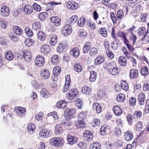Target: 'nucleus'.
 I'll return each instance as SVG.
<instances>
[{
    "instance_id": "26",
    "label": "nucleus",
    "mask_w": 149,
    "mask_h": 149,
    "mask_svg": "<svg viewBox=\"0 0 149 149\" xmlns=\"http://www.w3.org/2000/svg\"><path fill=\"white\" fill-rule=\"evenodd\" d=\"M133 137V135L130 131H127L124 134V138L127 141H130L131 140Z\"/></svg>"
},
{
    "instance_id": "38",
    "label": "nucleus",
    "mask_w": 149,
    "mask_h": 149,
    "mask_svg": "<svg viewBox=\"0 0 149 149\" xmlns=\"http://www.w3.org/2000/svg\"><path fill=\"white\" fill-rule=\"evenodd\" d=\"M125 95L123 93H120L117 95L116 99L118 102H122L125 100Z\"/></svg>"
},
{
    "instance_id": "43",
    "label": "nucleus",
    "mask_w": 149,
    "mask_h": 149,
    "mask_svg": "<svg viewBox=\"0 0 149 149\" xmlns=\"http://www.w3.org/2000/svg\"><path fill=\"white\" fill-rule=\"evenodd\" d=\"M124 16V12L121 9H119L117 12V19L118 20H120Z\"/></svg>"
},
{
    "instance_id": "45",
    "label": "nucleus",
    "mask_w": 149,
    "mask_h": 149,
    "mask_svg": "<svg viewBox=\"0 0 149 149\" xmlns=\"http://www.w3.org/2000/svg\"><path fill=\"white\" fill-rule=\"evenodd\" d=\"M61 72V68L58 66H56L54 67L53 71V74L56 76L60 74Z\"/></svg>"
},
{
    "instance_id": "20",
    "label": "nucleus",
    "mask_w": 149,
    "mask_h": 149,
    "mask_svg": "<svg viewBox=\"0 0 149 149\" xmlns=\"http://www.w3.org/2000/svg\"><path fill=\"white\" fill-rule=\"evenodd\" d=\"M61 124L65 126H70L72 124V121L70 118L64 117Z\"/></svg>"
},
{
    "instance_id": "27",
    "label": "nucleus",
    "mask_w": 149,
    "mask_h": 149,
    "mask_svg": "<svg viewBox=\"0 0 149 149\" xmlns=\"http://www.w3.org/2000/svg\"><path fill=\"white\" fill-rule=\"evenodd\" d=\"M145 95L144 93H141L139 94L138 97V100L139 104L141 105H143L144 104Z\"/></svg>"
},
{
    "instance_id": "14",
    "label": "nucleus",
    "mask_w": 149,
    "mask_h": 149,
    "mask_svg": "<svg viewBox=\"0 0 149 149\" xmlns=\"http://www.w3.org/2000/svg\"><path fill=\"white\" fill-rule=\"evenodd\" d=\"M27 127L28 132L29 134H32L34 133L36 129V126L33 123H29Z\"/></svg>"
},
{
    "instance_id": "4",
    "label": "nucleus",
    "mask_w": 149,
    "mask_h": 149,
    "mask_svg": "<svg viewBox=\"0 0 149 149\" xmlns=\"http://www.w3.org/2000/svg\"><path fill=\"white\" fill-rule=\"evenodd\" d=\"M78 93L77 89H71L69 92L67 93L66 97L69 100H72L77 96Z\"/></svg>"
},
{
    "instance_id": "53",
    "label": "nucleus",
    "mask_w": 149,
    "mask_h": 149,
    "mask_svg": "<svg viewBox=\"0 0 149 149\" xmlns=\"http://www.w3.org/2000/svg\"><path fill=\"white\" fill-rule=\"evenodd\" d=\"M62 130L63 129L61 125L58 124L56 125L55 127V131L57 134H59L61 133Z\"/></svg>"
},
{
    "instance_id": "31",
    "label": "nucleus",
    "mask_w": 149,
    "mask_h": 149,
    "mask_svg": "<svg viewBox=\"0 0 149 149\" xmlns=\"http://www.w3.org/2000/svg\"><path fill=\"white\" fill-rule=\"evenodd\" d=\"M90 76L89 77V80L91 82H94L95 80L97 78V74L93 70L90 71Z\"/></svg>"
},
{
    "instance_id": "34",
    "label": "nucleus",
    "mask_w": 149,
    "mask_h": 149,
    "mask_svg": "<svg viewBox=\"0 0 149 149\" xmlns=\"http://www.w3.org/2000/svg\"><path fill=\"white\" fill-rule=\"evenodd\" d=\"M5 56L6 59L9 60H12L14 58V55L12 52L10 51L6 52L5 54Z\"/></svg>"
},
{
    "instance_id": "46",
    "label": "nucleus",
    "mask_w": 149,
    "mask_h": 149,
    "mask_svg": "<svg viewBox=\"0 0 149 149\" xmlns=\"http://www.w3.org/2000/svg\"><path fill=\"white\" fill-rule=\"evenodd\" d=\"M46 120L49 124L53 123L54 121V118L52 116H51V113H49L47 114V117L46 118Z\"/></svg>"
},
{
    "instance_id": "12",
    "label": "nucleus",
    "mask_w": 149,
    "mask_h": 149,
    "mask_svg": "<svg viewBox=\"0 0 149 149\" xmlns=\"http://www.w3.org/2000/svg\"><path fill=\"white\" fill-rule=\"evenodd\" d=\"M70 53L74 57L77 58L79 55L80 51L78 47H75L72 49Z\"/></svg>"
},
{
    "instance_id": "8",
    "label": "nucleus",
    "mask_w": 149,
    "mask_h": 149,
    "mask_svg": "<svg viewBox=\"0 0 149 149\" xmlns=\"http://www.w3.org/2000/svg\"><path fill=\"white\" fill-rule=\"evenodd\" d=\"M83 137L86 141H91L93 138L92 133L88 130H86L84 133Z\"/></svg>"
},
{
    "instance_id": "51",
    "label": "nucleus",
    "mask_w": 149,
    "mask_h": 149,
    "mask_svg": "<svg viewBox=\"0 0 149 149\" xmlns=\"http://www.w3.org/2000/svg\"><path fill=\"white\" fill-rule=\"evenodd\" d=\"M121 88L124 90L127 91L128 88V84L124 81H122L120 83Z\"/></svg>"
},
{
    "instance_id": "5",
    "label": "nucleus",
    "mask_w": 149,
    "mask_h": 149,
    "mask_svg": "<svg viewBox=\"0 0 149 149\" xmlns=\"http://www.w3.org/2000/svg\"><path fill=\"white\" fill-rule=\"evenodd\" d=\"M52 134V132L49 129H45L42 130L39 133V136L42 137H47L51 136Z\"/></svg>"
},
{
    "instance_id": "21",
    "label": "nucleus",
    "mask_w": 149,
    "mask_h": 149,
    "mask_svg": "<svg viewBox=\"0 0 149 149\" xmlns=\"http://www.w3.org/2000/svg\"><path fill=\"white\" fill-rule=\"evenodd\" d=\"M77 19V16L76 15H74L68 19L67 23L68 24H70L71 25H72L76 23Z\"/></svg>"
},
{
    "instance_id": "17",
    "label": "nucleus",
    "mask_w": 149,
    "mask_h": 149,
    "mask_svg": "<svg viewBox=\"0 0 149 149\" xmlns=\"http://www.w3.org/2000/svg\"><path fill=\"white\" fill-rule=\"evenodd\" d=\"M24 58L27 61H29L31 59L30 52L28 50H25L24 52Z\"/></svg>"
},
{
    "instance_id": "28",
    "label": "nucleus",
    "mask_w": 149,
    "mask_h": 149,
    "mask_svg": "<svg viewBox=\"0 0 149 149\" xmlns=\"http://www.w3.org/2000/svg\"><path fill=\"white\" fill-rule=\"evenodd\" d=\"M57 36L55 35H52L49 44L52 46H54L57 42Z\"/></svg>"
},
{
    "instance_id": "58",
    "label": "nucleus",
    "mask_w": 149,
    "mask_h": 149,
    "mask_svg": "<svg viewBox=\"0 0 149 149\" xmlns=\"http://www.w3.org/2000/svg\"><path fill=\"white\" fill-rule=\"evenodd\" d=\"M47 16V14L45 12H42L40 13L38 17L39 19L42 21H44Z\"/></svg>"
},
{
    "instance_id": "64",
    "label": "nucleus",
    "mask_w": 149,
    "mask_h": 149,
    "mask_svg": "<svg viewBox=\"0 0 149 149\" xmlns=\"http://www.w3.org/2000/svg\"><path fill=\"white\" fill-rule=\"evenodd\" d=\"M86 116V115L85 112L83 111L81 112L78 116V119L80 120H83L85 118Z\"/></svg>"
},
{
    "instance_id": "18",
    "label": "nucleus",
    "mask_w": 149,
    "mask_h": 149,
    "mask_svg": "<svg viewBox=\"0 0 149 149\" xmlns=\"http://www.w3.org/2000/svg\"><path fill=\"white\" fill-rule=\"evenodd\" d=\"M93 108L98 113H100L102 111L101 105L97 102H95L93 104Z\"/></svg>"
},
{
    "instance_id": "60",
    "label": "nucleus",
    "mask_w": 149,
    "mask_h": 149,
    "mask_svg": "<svg viewBox=\"0 0 149 149\" xmlns=\"http://www.w3.org/2000/svg\"><path fill=\"white\" fill-rule=\"evenodd\" d=\"M40 94L41 96L44 97H47L48 96V92L45 88H43L41 90Z\"/></svg>"
},
{
    "instance_id": "57",
    "label": "nucleus",
    "mask_w": 149,
    "mask_h": 149,
    "mask_svg": "<svg viewBox=\"0 0 149 149\" xmlns=\"http://www.w3.org/2000/svg\"><path fill=\"white\" fill-rule=\"evenodd\" d=\"M100 145L99 143H93L90 145L91 149H100Z\"/></svg>"
},
{
    "instance_id": "10",
    "label": "nucleus",
    "mask_w": 149,
    "mask_h": 149,
    "mask_svg": "<svg viewBox=\"0 0 149 149\" xmlns=\"http://www.w3.org/2000/svg\"><path fill=\"white\" fill-rule=\"evenodd\" d=\"M119 64L122 67H124L127 64V60L126 58L123 56H120L118 59Z\"/></svg>"
},
{
    "instance_id": "7",
    "label": "nucleus",
    "mask_w": 149,
    "mask_h": 149,
    "mask_svg": "<svg viewBox=\"0 0 149 149\" xmlns=\"http://www.w3.org/2000/svg\"><path fill=\"white\" fill-rule=\"evenodd\" d=\"M10 13V10L9 8L4 6L2 7L1 9V13L2 16L4 17L8 16Z\"/></svg>"
},
{
    "instance_id": "50",
    "label": "nucleus",
    "mask_w": 149,
    "mask_h": 149,
    "mask_svg": "<svg viewBox=\"0 0 149 149\" xmlns=\"http://www.w3.org/2000/svg\"><path fill=\"white\" fill-rule=\"evenodd\" d=\"M40 23L38 22H36L34 23L32 25V28L33 30H37L40 28Z\"/></svg>"
},
{
    "instance_id": "32",
    "label": "nucleus",
    "mask_w": 149,
    "mask_h": 149,
    "mask_svg": "<svg viewBox=\"0 0 149 149\" xmlns=\"http://www.w3.org/2000/svg\"><path fill=\"white\" fill-rule=\"evenodd\" d=\"M98 32L104 37H106L107 36V31L106 28L105 27L100 28L98 30Z\"/></svg>"
},
{
    "instance_id": "24",
    "label": "nucleus",
    "mask_w": 149,
    "mask_h": 149,
    "mask_svg": "<svg viewBox=\"0 0 149 149\" xmlns=\"http://www.w3.org/2000/svg\"><path fill=\"white\" fill-rule=\"evenodd\" d=\"M24 11L25 14L29 15L32 12L33 9L32 6L29 5H26L24 8Z\"/></svg>"
},
{
    "instance_id": "36",
    "label": "nucleus",
    "mask_w": 149,
    "mask_h": 149,
    "mask_svg": "<svg viewBox=\"0 0 149 149\" xmlns=\"http://www.w3.org/2000/svg\"><path fill=\"white\" fill-rule=\"evenodd\" d=\"M81 91L85 95H89L90 94L91 92V90L88 86H84L82 87Z\"/></svg>"
},
{
    "instance_id": "11",
    "label": "nucleus",
    "mask_w": 149,
    "mask_h": 149,
    "mask_svg": "<svg viewBox=\"0 0 149 149\" xmlns=\"http://www.w3.org/2000/svg\"><path fill=\"white\" fill-rule=\"evenodd\" d=\"M104 61V58L103 56H98L95 60L94 64L95 65H99L103 63Z\"/></svg>"
},
{
    "instance_id": "42",
    "label": "nucleus",
    "mask_w": 149,
    "mask_h": 149,
    "mask_svg": "<svg viewBox=\"0 0 149 149\" xmlns=\"http://www.w3.org/2000/svg\"><path fill=\"white\" fill-rule=\"evenodd\" d=\"M13 31L17 35H20L22 33V30L18 26H15L13 27Z\"/></svg>"
},
{
    "instance_id": "35",
    "label": "nucleus",
    "mask_w": 149,
    "mask_h": 149,
    "mask_svg": "<svg viewBox=\"0 0 149 149\" xmlns=\"http://www.w3.org/2000/svg\"><path fill=\"white\" fill-rule=\"evenodd\" d=\"M113 111L115 114L117 116L120 115L122 113V111L121 109L119 106H117L114 107Z\"/></svg>"
},
{
    "instance_id": "48",
    "label": "nucleus",
    "mask_w": 149,
    "mask_h": 149,
    "mask_svg": "<svg viewBox=\"0 0 149 149\" xmlns=\"http://www.w3.org/2000/svg\"><path fill=\"white\" fill-rule=\"evenodd\" d=\"M100 119L97 118H95L91 123V124L92 126L95 127L99 126L100 125Z\"/></svg>"
},
{
    "instance_id": "19",
    "label": "nucleus",
    "mask_w": 149,
    "mask_h": 149,
    "mask_svg": "<svg viewBox=\"0 0 149 149\" xmlns=\"http://www.w3.org/2000/svg\"><path fill=\"white\" fill-rule=\"evenodd\" d=\"M50 21L54 23L56 26H58L61 24V19L56 16L52 17L50 18Z\"/></svg>"
},
{
    "instance_id": "39",
    "label": "nucleus",
    "mask_w": 149,
    "mask_h": 149,
    "mask_svg": "<svg viewBox=\"0 0 149 149\" xmlns=\"http://www.w3.org/2000/svg\"><path fill=\"white\" fill-rule=\"evenodd\" d=\"M76 105L78 108L81 109L83 108V101L80 99L77 98L76 99Z\"/></svg>"
},
{
    "instance_id": "41",
    "label": "nucleus",
    "mask_w": 149,
    "mask_h": 149,
    "mask_svg": "<svg viewBox=\"0 0 149 149\" xmlns=\"http://www.w3.org/2000/svg\"><path fill=\"white\" fill-rule=\"evenodd\" d=\"M117 35L118 37L122 38L124 40V42H125V41L127 42V40L125 33H123L121 31H119L117 34Z\"/></svg>"
},
{
    "instance_id": "15",
    "label": "nucleus",
    "mask_w": 149,
    "mask_h": 149,
    "mask_svg": "<svg viewBox=\"0 0 149 149\" xmlns=\"http://www.w3.org/2000/svg\"><path fill=\"white\" fill-rule=\"evenodd\" d=\"M51 50V48L47 44L43 45L41 48V52L45 54H46L49 53Z\"/></svg>"
},
{
    "instance_id": "9",
    "label": "nucleus",
    "mask_w": 149,
    "mask_h": 149,
    "mask_svg": "<svg viewBox=\"0 0 149 149\" xmlns=\"http://www.w3.org/2000/svg\"><path fill=\"white\" fill-rule=\"evenodd\" d=\"M68 8L72 10H74L77 8L78 6V4L73 1H69L67 3Z\"/></svg>"
},
{
    "instance_id": "52",
    "label": "nucleus",
    "mask_w": 149,
    "mask_h": 149,
    "mask_svg": "<svg viewBox=\"0 0 149 149\" xmlns=\"http://www.w3.org/2000/svg\"><path fill=\"white\" fill-rule=\"evenodd\" d=\"M131 36L129 38L130 41L132 42V45H134L135 44V43L137 39L136 36L133 34V32H131Z\"/></svg>"
},
{
    "instance_id": "13",
    "label": "nucleus",
    "mask_w": 149,
    "mask_h": 149,
    "mask_svg": "<svg viewBox=\"0 0 149 149\" xmlns=\"http://www.w3.org/2000/svg\"><path fill=\"white\" fill-rule=\"evenodd\" d=\"M67 139L69 143L72 145L75 144L77 141V139L76 137L71 135H68Z\"/></svg>"
},
{
    "instance_id": "25",
    "label": "nucleus",
    "mask_w": 149,
    "mask_h": 149,
    "mask_svg": "<svg viewBox=\"0 0 149 149\" xmlns=\"http://www.w3.org/2000/svg\"><path fill=\"white\" fill-rule=\"evenodd\" d=\"M74 70L77 72H80L82 70V67L79 64L77 63H74L73 65Z\"/></svg>"
},
{
    "instance_id": "33",
    "label": "nucleus",
    "mask_w": 149,
    "mask_h": 149,
    "mask_svg": "<svg viewBox=\"0 0 149 149\" xmlns=\"http://www.w3.org/2000/svg\"><path fill=\"white\" fill-rule=\"evenodd\" d=\"M91 47V43L89 42H87L84 45L83 47V52L84 53H87L90 49Z\"/></svg>"
},
{
    "instance_id": "37",
    "label": "nucleus",
    "mask_w": 149,
    "mask_h": 149,
    "mask_svg": "<svg viewBox=\"0 0 149 149\" xmlns=\"http://www.w3.org/2000/svg\"><path fill=\"white\" fill-rule=\"evenodd\" d=\"M24 43L26 46H31L34 44V40L31 38H27L25 39Z\"/></svg>"
},
{
    "instance_id": "59",
    "label": "nucleus",
    "mask_w": 149,
    "mask_h": 149,
    "mask_svg": "<svg viewBox=\"0 0 149 149\" xmlns=\"http://www.w3.org/2000/svg\"><path fill=\"white\" fill-rule=\"evenodd\" d=\"M85 19L84 17H81L78 21V24L80 27L83 26L85 22Z\"/></svg>"
},
{
    "instance_id": "6",
    "label": "nucleus",
    "mask_w": 149,
    "mask_h": 149,
    "mask_svg": "<svg viewBox=\"0 0 149 149\" xmlns=\"http://www.w3.org/2000/svg\"><path fill=\"white\" fill-rule=\"evenodd\" d=\"M45 62L44 59L42 56L38 55L36 56L35 60V64L37 66L41 67L42 66Z\"/></svg>"
},
{
    "instance_id": "62",
    "label": "nucleus",
    "mask_w": 149,
    "mask_h": 149,
    "mask_svg": "<svg viewBox=\"0 0 149 149\" xmlns=\"http://www.w3.org/2000/svg\"><path fill=\"white\" fill-rule=\"evenodd\" d=\"M16 112L19 115H22L25 112L26 110L24 108L19 107L17 109Z\"/></svg>"
},
{
    "instance_id": "61",
    "label": "nucleus",
    "mask_w": 149,
    "mask_h": 149,
    "mask_svg": "<svg viewBox=\"0 0 149 149\" xmlns=\"http://www.w3.org/2000/svg\"><path fill=\"white\" fill-rule=\"evenodd\" d=\"M122 50L124 54L126 56V58L128 59L130 58L131 56L130 54L128 52L127 49L125 47H123Z\"/></svg>"
},
{
    "instance_id": "29",
    "label": "nucleus",
    "mask_w": 149,
    "mask_h": 149,
    "mask_svg": "<svg viewBox=\"0 0 149 149\" xmlns=\"http://www.w3.org/2000/svg\"><path fill=\"white\" fill-rule=\"evenodd\" d=\"M75 125L78 128H82L86 126V124L83 120H79L75 122Z\"/></svg>"
},
{
    "instance_id": "30",
    "label": "nucleus",
    "mask_w": 149,
    "mask_h": 149,
    "mask_svg": "<svg viewBox=\"0 0 149 149\" xmlns=\"http://www.w3.org/2000/svg\"><path fill=\"white\" fill-rule=\"evenodd\" d=\"M141 73L142 75L146 76L149 74L148 69L146 66H144L141 69Z\"/></svg>"
},
{
    "instance_id": "22",
    "label": "nucleus",
    "mask_w": 149,
    "mask_h": 149,
    "mask_svg": "<svg viewBox=\"0 0 149 149\" xmlns=\"http://www.w3.org/2000/svg\"><path fill=\"white\" fill-rule=\"evenodd\" d=\"M67 104V103L64 100H62L58 101L56 103V107L58 108L63 109L65 108Z\"/></svg>"
},
{
    "instance_id": "23",
    "label": "nucleus",
    "mask_w": 149,
    "mask_h": 149,
    "mask_svg": "<svg viewBox=\"0 0 149 149\" xmlns=\"http://www.w3.org/2000/svg\"><path fill=\"white\" fill-rule=\"evenodd\" d=\"M66 47L67 45L66 44H60L58 46L57 49V51L59 53H62L65 51Z\"/></svg>"
},
{
    "instance_id": "55",
    "label": "nucleus",
    "mask_w": 149,
    "mask_h": 149,
    "mask_svg": "<svg viewBox=\"0 0 149 149\" xmlns=\"http://www.w3.org/2000/svg\"><path fill=\"white\" fill-rule=\"evenodd\" d=\"M25 31L28 37H31L33 35V31L28 27L25 28Z\"/></svg>"
},
{
    "instance_id": "2",
    "label": "nucleus",
    "mask_w": 149,
    "mask_h": 149,
    "mask_svg": "<svg viewBox=\"0 0 149 149\" xmlns=\"http://www.w3.org/2000/svg\"><path fill=\"white\" fill-rule=\"evenodd\" d=\"M50 144L56 147H61L64 143V141L61 138L54 137L51 139L50 141Z\"/></svg>"
},
{
    "instance_id": "44",
    "label": "nucleus",
    "mask_w": 149,
    "mask_h": 149,
    "mask_svg": "<svg viewBox=\"0 0 149 149\" xmlns=\"http://www.w3.org/2000/svg\"><path fill=\"white\" fill-rule=\"evenodd\" d=\"M37 37L38 39L40 41H43L45 40V36L43 32L39 31L37 34Z\"/></svg>"
},
{
    "instance_id": "56",
    "label": "nucleus",
    "mask_w": 149,
    "mask_h": 149,
    "mask_svg": "<svg viewBox=\"0 0 149 149\" xmlns=\"http://www.w3.org/2000/svg\"><path fill=\"white\" fill-rule=\"evenodd\" d=\"M70 84L69 82L68 81L67 83L66 82L64 86H63L62 89V92H65L68 91L70 88Z\"/></svg>"
},
{
    "instance_id": "3",
    "label": "nucleus",
    "mask_w": 149,
    "mask_h": 149,
    "mask_svg": "<svg viewBox=\"0 0 149 149\" xmlns=\"http://www.w3.org/2000/svg\"><path fill=\"white\" fill-rule=\"evenodd\" d=\"M72 31L71 25L70 24H66L62 28L61 32L62 34L67 36L70 35Z\"/></svg>"
},
{
    "instance_id": "63",
    "label": "nucleus",
    "mask_w": 149,
    "mask_h": 149,
    "mask_svg": "<svg viewBox=\"0 0 149 149\" xmlns=\"http://www.w3.org/2000/svg\"><path fill=\"white\" fill-rule=\"evenodd\" d=\"M75 111L74 109H67L65 111V113L68 116H70L74 115L75 113Z\"/></svg>"
},
{
    "instance_id": "40",
    "label": "nucleus",
    "mask_w": 149,
    "mask_h": 149,
    "mask_svg": "<svg viewBox=\"0 0 149 149\" xmlns=\"http://www.w3.org/2000/svg\"><path fill=\"white\" fill-rule=\"evenodd\" d=\"M41 75L45 79H48L49 76V73L47 70H45L42 71Z\"/></svg>"
},
{
    "instance_id": "1",
    "label": "nucleus",
    "mask_w": 149,
    "mask_h": 149,
    "mask_svg": "<svg viewBox=\"0 0 149 149\" xmlns=\"http://www.w3.org/2000/svg\"><path fill=\"white\" fill-rule=\"evenodd\" d=\"M104 67L109 74L112 75H116L118 73V67L114 62L105 63L104 65Z\"/></svg>"
},
{
    "instance_id": "47",
    "label": "nucleus",
    "mask_w": 149,
    "mask_h": 149,
    "mask_svg": "<svg viewBox=\"0 0 149 149\" xmlns=\"http://www.w3.org/2000/svg\"><path fill=\"white\" fill-rule=\"evenodd\" d=\"M97 49L93 47L90 48V49L89 54L91 56H94L97 54Z\"/></svg>"
},
{
    "instance_id": "49",
    "label": "nucleus",
    "mask_w": 149,
    "mask_h": 149,
    "mask_svg": "<svg viewBox=\"0 0 149 149\" xmlns=\"http://www.w3.org/2000/svg\"><path fill=\"white\" fill-rule=\"evenodd\" d=\"M108 130V129L106 125H103L100 129L101 134L102 135H104L106 133Z\"/></svg>"
},
{
    "instance_id": "54",
    "label": "nucleus",
    "mask_w": 149,
    "mask_h": 149,
    "mask_svg": "<svg viewBox=\"0 0 149 149\" xmlns=\"http://www.w3.org/2000/svg\"><path fill=\"white\" fill-rule=\"evenodd\" d=\"M59 57L58 55H53L51 58L52 61L55 64H57L59 61Z\"/></svg>"
},
{
    "instance_id": "16",
    "label": "nucleus",
    "mask_w": 149,
    "mask_h": 149,
    "mask_svg": "<svg viewBox=\"0 0 149 149\" xmlns=\"http://www.w3.org/2000/svg\"><path fill=\"white\" fill-rule=\"evenodd\" d=\"M139 72L137 69H132L130 72V77L131 79H134L136 78L138 76Z\"/></svg>"
}]
</instances>
